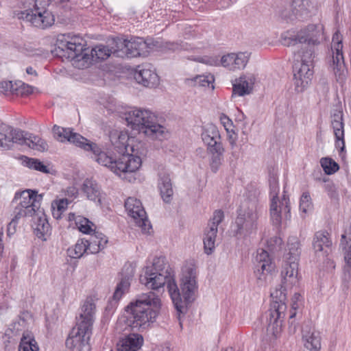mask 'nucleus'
Returning <instances> with one entry per match:
<instances>
[{
  "mask_svg": "<svg viewBox=\"0 0 351 351\" xmlns=\"http://www.w3.org/2000/svg\"><path fill=\"white\" fill-rule=\"evenodd\" d=\"M140 282L147 289L157 290L167 285L173 303L180 313H183L184 304L174 279V272L165 257H156L152 264L145 268Z\"/></svg>",
  "mask_w": 351,
  "mask_h": 351,
  "instance_id": "f257e3e1",
  "label": "nucleus"
},
{
  "mask_svg": "<svg viewBox=\"0 0 351 351\" xmlns=\"http://www.w3.org/2000/svg\"><path fill=\"white\" fill-rule=\"evenodd\" d=\"M87 145L90 148L83 149L86 152H92L94 159L101 165L107 167L123 180L132 182L135 179L133 173L141 166L142 160L139 152L133 147H130L131 154H122L120 157H114L110 153L101 150L98 145L89 140Z\"/></svg>",
  "mask_w": 351,
  "mask_h": 351,
  "instance_id": "f03ea898",
  "label": "nucleus"
},
{
  "mask_svg": "<svg viewBox=\"0 0 351 351\" xmlns=\"http://www.w3.org/2000/svg\"><path fill=\"white\" fill-rule=\"evenodd\" d=\"M161 308L160 298L149 291L138 295L126 307L128 319L132 328L146 329L156 322Z\"/></svg>",
  "mask_w": 351,
  "mask_h": 351,
  "instance_id": "7ed1b4c3",
  "label": "nucleus"
},
{
  "mask_svg": "<svg viewBox=\"0 0 351 351\" xmlns=\"http://www.w3.org/2000/svg\"><path fill=\"white\" fill-rule=\"evenodd\" d=\"M50 0H21L22 10L16 13L18 19L30 23L34 27L45 29L51 27L55 18L48 7Z\"/></svg>",
  "mask_w": 351,
  "mask_h": 351,
  "instance_id": "20e7f679",
  "label": "nucleus"
},
{
  "mask_svg": "<svg viewBox=\"0 0 351 351\" xmlns=\"http://www.w3.org/2000/svg\"><path fill=\"white\" fill-rule=\"evenodd\" d=\"M82 38L73 37L69 40L58 39L56 51L59 56L69 60L73 66L79 69L88 68L95 59L90 51L84 48Z\"/></svg>",
  "mask_w": 351,
  "mask_h": 351,
  "instance_id": "39448f33",
  "label": "nucleus"
},
{
  "mask_svg": "<svg viewBox=\"0 0 351 351\" xmlns=\"http://www.w3.org/2000/svg\"><path fill=\"white\" fill-rule=\"evenodd\" d=\"M125 121L133 130L152 138L163 136L165 128L157 122L156 116L145 109L133 108L125 113Z\"/></svg>",
  "mask_w": 351,
  "mask_h": 351,
  "instance_id": "423d86ee",
  "label": "nucleus"
},
{
  "mask_svg": "<svg viewBox=\"0 0 351 351\" xmlns=\"http://www.w3.org/2000/svg\"><path fill=\"white\" fill-rule=\"evenodd\" d=\"M317 10L315 0H291L289 10L283 11L282 16L290 21H304L315 16Z\"/></svg>",
  "mask_w": 351,
  "mask_h": 351,
  "instance_id": "0eeeda50",
  "label": "nucleus"
},
{
  "mask_svg": "<svg viewBox=\"0 0 351 351\" xmlns=\"http://www.w3.org/2000/svg\"><path fill=\"white\" fill-rule=\"evenodd\" d=\"M197 267L193 263H186L182 269L181 289L182 300L184 302V308L186 304L194 300L195 294L197 291Z\"/></svg>",
  "mask_w": 351,
  "mask_h": 351,
  "instance_id": "6e6552de",
  "label": "nucleus"
},
{
  "mask_svg": "<svg viewBox=\"0 0 351 351\" xmlns=\"http://www.w3.org/2000/svg\"><path fill=\"white\" fill-rule=\"evenodd\" d=\"M116 47L119 50H115L117 56L134 58L145 56L148 53V45L143 38H136L128 40L117 39L114 40Z\"/></svg>",
  "mask_w": 351,
  "mask_h": 351,
  "instance_id": "1a4fd4ad",
  "label": "nucleus"
},
{
  "mask_svg": "<svg viewBox=\"0 0 351 351\" xmlns=\"http://www.w3.org/2000/svg\"><path fill=\"white\" fill-rule=\"evenodd\" d=\"M258 218L256 204L254 202L250 203L244 213L240 214L236 219L237 234L247 236L254 233L257 229Z\"/></svg>",
  "mask_w": 351,
  "mask_h": 351,
  "instance_id": "9d476101",
  "label": "nucleus"
},
{
  "mask_svg": "<svg viewBox=\"0 0 351 351\" xmlns=\"http://www.w3.org/2000/svg\"><path fill=\"white\" fill-rule=\"evenodd\" d=\"M92 334V328L77 323L70 332L66 340L67 348L76 351H89L88 341Z\"/></svg>",
  "mask_w": 351,
  "mask_h": 351,
  "instance_id": "9b49d317",
  "label": "nucleus"
},
{
  "mask_svg": "<svg viewBox=\"0 0 351 351\" xmlns=\"http://www.w3.org/2000/svg\"><path fill=\"white\" fill-rule=\"evenodd\" d=\"M125 208L128 214L133 219L142 232L149 234L152 225L141 201L135 197H128L125 202Z\"/></svg>",
  "mask_w": 351,
  "mask_h": 351,
  "instance_id": "f8f14e48",
  "label": "nucleus"
},
{
  "mask_svg": "<svg viewBox=\"0 0 351 351\" xmlns=\"http://www.w3.org/2000/svg\"><path fill=\"white\" fill-rule=\"evenodd\" d=\"M334 50L332 60L330 62V67L332 68L337 81L342 83L346 78V69L345 66L343 56L342 52L343 45L341 40H339V35L337 34L332 38Z\"/></svg>",
  "mask_w": 351,
  "mask_h": 351,
  "instance_id": "ddd939ff",
  "label": "nucleus"
},
{
  "mask_svg": "<svg viewBox=\"0 0 351 351\" xmlns=\"http://www.w3.org/2000/svg\"><path fill=\"white\" fill-rule=\"evenodd\" d=\"M285 302L273 300L269 310L267 332L276 337L281 330L282 322L285 316Z\"/></svg>",
  "mask_w": 351,
  "mask_h": 351,
  "instance_id": "4468645a",
  "label": "nucleus"
},
{
  "mask_svg": "<svg viewBox=\"0 0 351 351\" xmlns=\"http://www.w3.org/2000/svg\"><path fill=\"white\" fill-rule=\"evenodd\" d=\"M289 199L283 195L282 199L271 198L270 204V216L274 225L280 226L282 221L291 219Z\"/></svg>",
  "mask_w": 351,
  "mask_h": 351,
  "instance_id": "2eb2a0df",
  "label": "nucleus"
},
{
  "mask_svg": "<svg viewBox=\"0 0 351 351\" xmlns=\"http://www.w3.org/2000/svg\"><path fill=\"white\" fill-rule=\"evenodd\" d=\"M110 139L113 146L118 149V151L122 154H131L130 147H133L136 150L137 149L139 153L138 156L144 154V150L142 149V145L138 143L136 145V148L129 143L134 141L133 138H130L128 134L125 131L113 130L110 134Z\"/></svg>",
  "mask_w": 351,
  "mask_h": 351,
  "instance_id": "dca6fc26",
  "label": "nucleus"
},
{
  "mask_svg": "<svg viewBox=\"0 0 351 351\" xmlns=\"http://www.w3.org/2000/svg\"><path fill=\"white\" fill-rule=\"evenodd\" d=\"M52 130L54 138L60 142L68 141L82 149L90 148L87 145L88 139L78 133L73 132L71 128L54 125Z\"/></svg>",
  "mask_w": 351,
  "mask_h": 351,
  "instance_id": "f3484780",
  "label": "nucleus"
},
{
  "mask_svg": "<svg viewBox=\"0 0 351 351\" xmlns=\"http://www.w3.org/2000/svg\"><path fill=\"white\" fill-rule=\"evenodd\" d=\"M134 78L138 84L146 87H154L159 83V77L151 64L138 65L134 73Z\"/></svg>",
  "mask_w": 351,
  "mask_h": 351,
  "instance_id": "a211bd4d",
  "label": "nucleus"
},
{
  "mask_svg": "<svg viewBox=\"0 0 351 351\" xmlns=\"http://www.w3.org/2000/svg\"><path fill=\"white\" fill-rule=\"evenodd\" d=\"M255 274L258 280L265 281L266 276L275 269V264L268 252L263 249H258L255 257Z\"/></svg>",
  "mask_w": 351,
  "mask_h": 351,
  "instance_id": "6ab92c4d",
  "label": "nucleus"
},
{
  "mask_svg": "<svg viewBox=\"0 0 351 351\" xmlns=\"http://www.w3.org/2000/svg\"><path fill=\"white\" fill-rule=\"evenodd\" d=\"M313 75V68L307 64H300L294 70V84L298 92L304 91L310 84Z\"/></svg>",
  "mask_w": 351,
  "mask_h": 351,
  "instance_id": "aec40b11",
  "label": "nucleus"
},
{
  "mask_svg": "<svg viewBox=\"0 0 351 351\" xmlns=\"http://www.w3.org/2000/svg\"><path fill=\"white\" fill-rule=\"evenodd\" d=\"M250 53L247 52L231 53L221 58V64L230 70L244 69L249 60Z\"/></svg>",
  "mask_w": 351,
  "mask_h": 351,
  "instance_id": "412c9836",
  "label": "nucleus"
},
{
  "mask_svg": "<svg viewBox=\"0 0 351 351\" xmlns=\"http://www.w3.org/2000/svg\"><path fill=\"white\" fill-rule=\"evenodd\" d=\"M256 77L254 74L246 73L236 79L233 83V94L239 96L249 95L252 92Z\"/></svg>",
  "mask_w": 351,
  "mask_h": 351,
  "instance_id": "4be33fe9",
  "label": "nucleus"
},
{
  "mask_svg": "<svg viewBox=\"0 0 351 351\" xmlns=\"http://www.w3.org/2000/svg\"><path fill=\"white\" fill-rule=\"evenodd\" d=\"M300 32L303 33L302 36L305 40L304 43L317 45L324 39V25L321 23L310 24L300 29Z\"/></svg>",
  "mask_w": 351,
  "mask_h": 351,
  "instance_id": "5701e85b",
  "label": "nucleus"
},
{
  "mask_svg": "<svg viewBox=\"0 0 351 351\" xmlns=\"http://www.w3.org/2000/svg\"><path fill=\"white\" fill-rule=\"evenodd\" d=\"M281 276L282 283L286 287H293L298 284V261L287 260Z\"/></svg>",
  "mask_w": 351,
  "mask_h": 351,
  "instance_id": "b1692460",
  "label": "nucleus"
},
{
  "mask_svg": "<svg viewBox=\"0 0 351 351\" xmlns=\"http://www.w3.org/2000/svg\"><path fill=\"white\" fill-rule=\"evenodd\" d=\"M332 126L336 138V146L341 150L345 146L344 142V124L343 120V112L341 110H334L332 116Z\"/></svg>",
  "mask_w": 351,
  "mask_h": 351,
  "instance_id": "393cba45",
  "label": "nucleus"
},
{
  "mask_svg": "<svg viewBox=\"0 0 351 351\" xmlns=\"http://www.w3.org/2000/svg\"><path fill=\"white\" fill-rule=\"evenodd\" d=\"M212 171L217 172L223 161L224 147L221 141L206 146Z\"/></svg>",
  "mask_w": 351,
  "mask_h": 351,
  "instance_id": "a878e982",
  "label": "nucleus"
},
{
  "mask_svg": "<svg viewBox=\"0 0 351 351\" xmlns=\"http://www.w3.org/2000/svg\"><path fill=\"white\" fill-rule=\"evenodd\" d=\"M36 193L35 191L28 189L22 191L20 193H16L13 202H15L18 206L26 208H34L35 211H38L39 204L36 202Z\"/></svg>",
  "mask_w": 351,
  "mask_h": 351,
  "instance_id": "bb28decb",
  "label": "nucleus"
},
{
  "mask_svg": "<svg viewBox=\"0 0 351 351\" xmlns=\"http://www.w3.org/2000/svg\"><path fill=\"white\" fill-rule=\"evenodd\" d=\"M143 337L138 333H130L119 341L117 345V351H137L143 346Z\"/></svg>",
  "mask_w": 351,
  "mask_h": 351,
  "instance_id": "cd10ccee",
  "label": "nucleus"
},
{
  "mask_svg": "<svg viewBox=\"0 0 351 351\" xmlns=\"http://www.w3.org/2000/svg\"><path fill=\"white\" fill-rule=\"evenodd\" d=\"M33 228L36 237L42 241H46V236L50 233V225L46 215L42 210H38L34 217Z\"/></svg>",
  "mask_w": 351,
  "mask_h": 351,
  "instance_id": "c85d7f7f",
  "label": "nucleus"
},
{
  "mask_svg": "<svg viewBox=\"0 0 351 351\" xmlns=\"http://www.w3.org/2000/svg\"><path fill=\"white\" fill-rule=\"evenodd\" d=\"M95 313V301L92 298H88L82 307V313L80 315L77 323L92 328Z\"/></svg>",
  "mask_w": 351,
  "mask_h": 351,
  "instance_id": "c756f323",
  "label": "nucleus"
},
{
  "mask_svg": "<svg viewBox=\"0 0 351 351\" xmlns=\"http://www.w3.org/2000/svg\"><path fill=\"white\" fill-rule=\"evenodd\" d=\"M302 341L304 347L311 351H317L321 348L319 332L314 328L305 327L302 330Z\"/></svg>",
  "mask_w": 351,
  "mask_h": 351,
  "instance_id": "7c9ffc66",
  "label": "nucleus"
},
{
  "mask_svg": "<svg viewBox=\"0 0 351 351\" xmlns=\"http://www.w3.org/2000/svg\"><path fill=\"white\" fill-rule=\"evenodd\" d=\"M82 190L88 199L97 204H101V189L96 181L91 179L85 180Z\"/></svg>",
  "mask_w": 351,
  "mask_h": 351,
  "instance_id": "2f4dec72",
  "label": "nucleus"
},
{
  "mask_svg": "<svg viewBox=\"0 0 351 351\" xmlns=\"http://www.w3.org/2000/svg\"><path fill=\"white\" fill-rule=\"evenodd\" d=\"M332 241L327 232H316L313 240V248L315 253H322V256L327 255L330 251Z\"/></svg>",
  "mask_w": 351,
  "mask_h": 351,
  "instance_id": "473e14b6",
  "label": "nucleus"
},
{
  "mask_svg": "<svg viewBox=\"0 0 351 351\" xmlns=\"http://www.w3.org/2000/svg\"><path fill=\"white\" fill-rule=\"evenodd\" d=\"M108 243L106 237L101 232H95L86 240L88 254H97L103 250Z\"/></svg>",
  "mask_w": 351,
  "mask_h": 351,
  "instance_id": "72a5a7b5",
  "label": "nucleus"
},
{
  "mask_svg": "<svg viewBox=\"0 0 351 351\" xmlns=\"http://www.w3.org/2000/svg\"><path fill=\"white\" fill-rule=\"evenodd\" d=\"M201 136L206 146L221 141L218 128L212 123H208L204 126Z\"/></svg>",
  "mask_w": 351,
  "mask_h": 351,
  "instance_id": "f704fd0d",
  "label": "nucleus"
},
{
  "mask_svg": "<svg viewBox=\"0 0 351 351\" xmlns=\"http://www.w3.org/2000/svg\"><path fill=\"white\" fill-rule=\"evenodd\" d=\"M36 213L34 208H26L16 205L13 212L14 217L8 226V232H10L12 229L13 232L15 231L16 226L19 219L25 217H34Z\"/></svg>",
  "mask_w": 351,
  "mask_h": 351,
  "instance_id": "c9c22d12",
  "label": "nucleus"
},
{
  "mask_svg": "<svg viewBox=\"0 0 351 351\" xmlns=\"http://www.w3.org/2000/svg\"><path fill=\"white\" fill-rule=\"evenodd\" d=\"M158 188L163 201L166 203H170L173 198V190L169 175L164 174L160 177Z\"/></svg>",
  "mask_w": 351,
  "mask_h": 351,
  "instance_id": "e433bc0d",
  "label": "nucleus"
},
{
  "mask_svg": "<svg viewBox=\"0 0 351 351\" xmlns=\"http://www.w3.org/2000/svg\"><path fill=\"white\" fill-rule=\"evenodd\" d=\"M39 346L32 332L25 331L23 333L19 345V351H38Z\"/></svg>",
  "mask_w": 351,
  "mask_h": 351,
  "instance_id": "4c0bfd02",
  "label": "nucleus"
},
{
  "mask_svg": "<svg viewBox=\"0 0 351 351\" xmlns=\"http://www.w3.org/2000/svg\"><path fill=\"white\" fill-rule=\"evenodd\" d=\"M217 231L218 228H215L214 227H207L205 230L204 237L203 239L204 249V252L208 255L211 254L215 250V239Z\"/></svg>",
  "mask_w": 351,
  "mask_h": 351,
  "instance_id": "58836bf2",
  "label": "nucleus"
},
{
  "mask_svg": "<svg viewBox=\"0 0 351 351\" xmlns=\"http://www.w3.org/2000/svg\"><path fill=\"white\" fill-rule=\"evenodd\" d=\"M302 34V32H300V30L297 32L287 31L281 36L282 43L288 47L295 45L298 43H304L305 40Z\"/></svg>",
  "mask_w": 351,
  "mask_h": 351,
  "instance_id": "ea45409f",
  "label": "nucleus"
},
{
  "mask_svg": "<svg viewBox=\"0 0 351 351\" xmlns=\"http://www.w3.org/2000/svg\"><path fill=\"white\" fill-rule=\"evenodd\" d=\"M115 50H119V49L117 47L116 49H114L113 47L110 49L108 46L98 45L93 48L90 52L95 59V61H97L106 60L112 53L117 56V53L114 52Z\"/></svg>",
  "mask_w": 351,
  "mask_h": 351,
  "instance_id": "a19ab883",
  "label": "nucleus"
},
{
  "mask_svg": "<svg viewBox=\"0 0 351 351\" xmlns=\"http://www.w3.org/2000/svg\"><path fill=\"white\" fill-rule=\"evenodd\" d=\"M86 239H80L73 245L67 250V254L71 258H80L85 253L88 254Z\"/></svg>",
  "mask_w": 351,
  "mask_h": 351,
  "instance_id": "79ce46f5",
  "label": "nucleus"
},
{
  "mask_svg": "<svg viewBox=\"0 0 351 351\" xmlns=\"http://www.w3.org/2000/svg\"><path fill=\"white\" fill-rule=\"evenodd\" d=\"M26 140L25 145L31 149L39 152H44L47 149V143L38 136L28 134Z\"/></svg>",
  "mask_w": 351,
  "mask_h": 351,
  "instance_id": "37998d69",
  "label": "nucleus"
},
{
  "mask_svg": "<svg viewBox=\"0 0 351 351\" xmlns=\"http://www.w3.org/2000/svg\"><path fill=\"white\" fill-rule=\"evenodd\" d=\"M287 246L289 250L287 254V260L298 261L300 254V242L298 239L296 237H289Z\"/></svg>",
  "mask_w": 351,
  "mask_h": 351,
  "instance_id": "c03bdc74",
  "label": "nucleus"
},
{
  "mask_svg": "<svg viewBox=\"0 0 351 351\" xmlns=\"http://www.w3.org/2000/svg\"><path fill=\"white\" fill-rule=\"evenodd\" d=\"M70 202H71V200L69 201L66 198L53 201L51 204V207L53 209L52 214L53 217L57 219H60L62 213L66 210Z\"/></svg>",
  "mask_w": 351,
  "mask_h": 351,
  "instance_id": "a18cd8bd",
  "label": "nucleus"
},
{
  "mask_svg": "<svg viewBox=\"0 0 351 351\" xmlns=\"http://www.w3.org/2000/svg\"><path fill=\"white\" fill-rule=\"evenodd\" d=\"M187 80L193 83L194 86L209 87L210 85L212 89L214 88L215 78L211 74L197 75L193 78L187 79Z\"/></svg>",
  "mask_w": 351,
  "mask_h": 351,
  "instance_id": "49530a36",
  "label": "nucleus"
},
{
  "mask_svg": "<svg viewBox=\"0 0 351 351\" xmlns=\"http://www.w3.org/2000/svg\"><path fill=\"white\" fill-rule=\"evenodd\" d=\"M12 128L5 126L0 132V147L9 149L13 143Z\"/></svg>",
  "mask_w": 351,
  "mask_h": 351,
  "instance_id": "de8ad7c7",
  "label": "nucleus"
},
{
  "mask_svg": "<svg viewBox=\"0 0 351 351\" xmlns=\"http://www.w3.org/2000/svg\"><path fill=\"white\" fill-rule=\"evenodd\" d=\"M130 287V278L125 277L121 279L119 283L117 285L114 293L113 294V299L119 300L123 295L126 293Z\"/></svg>",
  "mask_w": 351,
  "mask_h": 351,
  "instance_id": "09e8293b",
  "label": "nucleus"
},
{
  "mask_svg": "<svg viewBox=\"0 0 351 351\" xmlns=\"http://www.w3.org/2000/svg\"><path fill=\"white\" fill-rule=\"evenodd\" d=\"M23 162L25 164V165L27 167L30 169L46 173L49 172L48 167L45 165L38 159L29 158L27 157H25Z\"/></svg>",
  "mask_w": 351,
  "mask_h": 351,
  "instance_id": "8fccbe9b",
  "label": "nucleus"
},
{
  "mask_svg": "<svg viewBox=\"0 0 351 351\" xmlns=\"http://www.w3.org/2000/svg\"><path fill=\"white\" fill-rule=\"evenodd\" d=\"M33 91L32 87L23 83L21 81L14 82V90L12 95L21 97H25Z\"/></svg>",
  "mask_w": 351,
  "mask_h": 351,
  "instance_id": "3c124183",
  "label": "nucleus"
},
{
  "mask_svg": "<svg viewBox=\"0 0 351 351\" xmlns=\"http://www.w3.org/2000/svg\"><path fill=\"white\" fill-rule=\"evenodd\" d=\"M76 226L78 230L84 234H90L94 231V223L85 217H79L77 219Z\"/></svg>",
  "mask_w": 351,
  "mask_h": 351,
  "instance_id": "603ef678",
  "label": "nucleus"
},
{
  "mask_svg": "<svg viewBox=\"0 0 351 351\" xmlns=\"http://www.w3.org/2000/svg\"><path fill=\"white\" fill-rule=\"evenodd\" d=\"M320 163L324 172L328 175L332 174L339 169L338 164L330 158H322Z\"/></svg>",
  "mask_w": 351,
  "mask_h": 351,
  "instance_id": "864d4df0",
  "label": "nucleus"
},
{
  "mask_svg": "<svg viewBox=\"0 0 351 351\" xmlns=\"http://www.w3.org/2000/svg\"><path fill=\"white\" fill-rule=\"evenodd\" d=\"M291 287H286L285 285H280V288H276L271 293V296L273 298V300H277L278 302H285L287 298V293L286 290L287 288H291Z\"/></svg>",
  "mask_w": 351,
  "mask_h": 351,
  "instance_id": "5fc2aeb1",
  "label": "nucleus"
},
{
  "mask_svg": "<svg viewBox=\"0 0 351 351\" xmlns=\"http://www.w3.org/2000/svg\"><path fill=\"white\" fill-rule=\"evenodd\" d=\"M312 208L313 204L309 193L308 192L303 193L300 201V210L304 213H306L307 212L311 210Z\"/></svg>",
  "mask_w": 351,
  "mask_h": 351,
  "instance_id": "6e6d98bb",
  "label": "nucleus"
},
{
  "mask_svg": "<svg viewBox=\"0 0 351 351\" xmlns=\"http://www.w3.org/2000/svg\"><path fill=\"white\" fill-rule=\"evenodd\" d=\"M13 143L25 145L28 133L12 128Z\"/></svg>",
  "mask_w": 351,
  "mask_h": 351,
  "instance_id": "4d7b16f0",
  "label": "nucleus"
},
{
  "mask_svg": "<svg viewBox=\"0 0 351 351\" xmlns=\"http://www.w3.org/2000/svg\"><path fill=\"white\" fill-rule=\"evenodd\" d=\"M314 58V52L311 49H307L302 55L300 64H307L309 67L313 68Z\"/></svg>",
  "mask_w": 351,
  "mask_h": 351,
  "instance_id": "13d9d810",
  "label": "nucleus"
},
{
  "mask_svg": "<svg viewBox=\"0 0 351 351\" xmlns=\"http://www.w3.org/2000/svg\"><path fill=\"white\" fill-rule=\"evenodd\" d=\"M224 217V215L223 211L221 210H215L213 213V218L211 221L209 222L208 227H214L215 228H218L219 224L222 221Z\"/></svg>",
  "mask_w": 351,
  "mask_h": 351,
  "instance_id": "bf43d9fd",
  "label": "nucleus"
},
{
  "mask_svg": "<svg viewBox=\"0 0 351 351\" xmlns=\"http://www.w3.org/2000/svg\"><path fill=\"white\" fill-rule=\"evenodd\" d=\"M348 239L349 241L346 242V244L344 247V258L348 265H351V232L348 234Z\"/></svg>",
  "mask_w": 351,
  "mask_h": 351,
  "instance_id": "052dcab7",
  "label": "nucleus"
},
{
  "mask_svg": "<svg viewBox=\"0 0 351 351\" xmlns=\"http://www.w3.org/2000/svg\"><path fill=\"white\" fill-rule=\"evenodd\" d=\"M270 193L272 195L271 198L278 199V194L279 191L278 181L276 178H272L269 180Z\"/></svg>",
  "mask_w": 351,
  "mask_h": 351,
  "instance_id": "680f3d73",
  "label": "nucleus"
},
{
  "mask_svg": "<svg viewBox=\"0 0 351 351\" xmlns=\"http://www.w3.org/2000/svg\"><path fill=\"white\" fill-rule=\"evenodd\" d=\"M0 88L3 92H4L5 94H12L14 90V82L12 81H5L2 82L0 84Z\"/></svg>",
  "mask_w": 351,
  "mask_h": 351,
  "instance_id": "e2e57ef3",
  "label": "nucleus"
},
{
  "mask_svg": "<svg viewBox=\"0 0 351 351\" xmlns=\"http://www.w3.org/2000/svg\"><path fill=\"white\" fill-rule=\"evenodd\" d=\"M65 195L71 199V201L75 199L78 195V189L75 186H69L66 189Z\"/></svg>",
  "mask_w": 351,
  "mask_h": 351,
  "instance_id": "0e129e2a",
  "label": "nucleus"
},
{
  "mask_svg": "<svg viewBox=\"0 0 351 351\" xmlns=\"http://www.w3.org/2000/svg\"><path fill=\"white\" fill-rule=\"evenodd\" d=\"M221 123L223 125L226 130L228 133L230 132V130L232 126V121L225 114H223L220 118Z\"/></svg>",
  "mask_w": 351,
  "mask_h": 351,
  "instance_id": "69168bd1",
  "label": "nucleus"
},
{
  "mask_svg": "<svg viewBox=\"0 0 351 351\" xmlns=\"http://www.w3.org/2000/svg\"><path fill=\"white\" fill-rule=\"evenodd\" d=\"M228 141L230 145H231L232 149L234 147L237 142V136L234 133L231 134L230 132L228 133Z\"/></svg>",
  "mask_w": 351,
  "mask_h": 351,
  "instance_id": "338daca9",
  "label": "nucleus"
},
{
  "mask_svg": "<svg viewBox=\"0 0 351 351\" xmlns=\"http://www.w3.org/2000/svg\"><path fill=\"white\" fill-rule=\"evenodd\" d=\"M300 298V295L299 293H295L292 298V300H293L292 308L294 311H295L298 308V304L297 302H298V300H299Z\"/></svg>",
  "mask_w": 351,
  "mask_h": 351,
  "instance_id": "774afa93",
  "label": "nucleus"
}]
</instances>
